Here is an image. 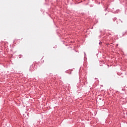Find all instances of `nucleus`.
Listing matches in <instances>:
<instances>
[{
	"label": "nucleus",
	"mask_w": 127,
	"mask_h": 127,
	"mask_svg": "<svg viewBox=\"0 0 127 127\" xmlns=\"http://www.w3.org/2000/svg\"><path fill=\"white\" fill-rule=\"evenodd\" d=\"M99 44H100V45L102 44V42H100L99 43Z\"/></svg>",
	"instance_id": "nucleus-1"
}]
</instances>
